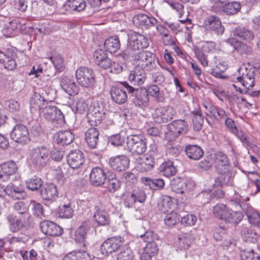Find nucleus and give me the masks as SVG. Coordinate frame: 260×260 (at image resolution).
Here are the masks:
<instances>
[{"mask_svg":"<svg viewBox=\"0 0 260 260\" xmlns=\"http://www.w3.org/2000/svg\"><path fill=\"white\" fill-rule=\"evenodd\" d=\"M149 42L147 38L136 32L128 35L127 39V48L120 56L124 59L129 53H138L137 51L141 49L146 48L148 47Z\"/></svg>","mask_w":260,"mask_h":260,"instance_id":"obj_1","label":"nucleus"},{"mask_svg":"<svg viewBox=\"0 0 260 260\" xmlns=\"http://www.w3.org/2000/svg\"><path fill=\"white\" fill-rule=\"evenodd\" d=\"M128 93L131 95L132 102L135 106L143 108L147 106L149 102L147 89L143 87L136 88L130 85L127 82L121 83Z\"/></svg>","mask_w":260,"mask_h":260,"instance_id":"obj_2","label":"nucleus"},{"mask_svg":"<svg viewBox=\"0 0 260 260\" xmlns=\"http://www.w3.org/2000/svg\"><path fill=\"white\" fill-rule=\"evenodd\" d=\"M126 144L128 151L135 155L143 154L147 150V140L141 135L127 136Z\"/></svg>","mask_w":260,"mask_h":260,"instance_id":"obj_3","label":"nucleus"},{"mask_svg":"<svg viewBox=\"0 0 260 260\" xmlns=\"http://www.w3.org/2000/svg\"><path fill=\"white\" fill-rule=\"evenodd\" d=\"M29 158L32 165L37 169H41L49 160V150L44 146L34 147L30 152Z\"/></svg>","mask_w":260,"mask_h":260,"instance_id":"obj_4","label":"nucleus"},{"mask_svg":"<svg viewBox=\"0 0 260 260\" xmlns=\"http://www.w3.org/2000/svg\"><path fill=\"white\" fill-rule=\"evenodd\" d=\"M189 129V125L185 120H174L168 125V131L165 133V138L169 141H173L178 136L186 134Z\"/></svg>","mask_w":260,"mask_h":260,"instance_id":"obj_5","label":"nucleus"},{"mask_svg":"<svg viewBox=\"0 0 260 260\" xmlns=\"http://www.w3.org/2000/svg\"><path fill=\"white\" fill-rule=\"evenodd\" d=\"M41 114L46 120L55 127H61L65 123L64 115L56 106L48 105L43 108Z\"/></svg>","mask_w":260,"mask_h":260,"instance_id":"obj_6","label":"nucleus"},{"mask_svg":"<svg viewBox=\"0 0 260 260\" xmlns=\"http://www.w3.org/2000/svg\"><path fill=\"white\" fill-rule=\"evenodd\" d=\"M76 77L78 83L83 87H92L95 83L93 71L87 67L78 68L76 72Z\"/></svg>","mask_w":260,"mask_h":260,"instance_id":"obj_7","label":"nucleus"},{"mask_svg":"<svg viewBox=\"0 0 260 260\" xmlns=\"http://www.w3.org/2000/svg\"><path fill=\"white\" fill-rule=\"evenodd\" d=\"M126 58H132L134 60L145 62V68L148 71L154 69L158 62L156 60L155 55L150 51H143L138 53H129Z\"/></svg>","mask_w":260,"mask_h":260,"instance_id":"obj_8","label":"nucleus"},{"mask_svg":"<svg viewBox=\"0 0 260 260\" xmlns=\"http://www.w3.org/2000/svg\"><path fill=\"white\" fill-rule=\"evenodd\" d=\"M124 239L120 236H114L107 239L101 245V253L104 256H109L122 247Z\"/></svg>","mask_w":260,"mask_h":260,"instance_id":"obj_9","label":"nucleus"},{"mask_svg":"<svg viewBox=\"0 0 260 260\" xmlns=\"http://www.w3.org/2000/svg\"><path fill=\"white\" fill-rule=\"evenodd\" d=\"M203 26L207 30L217 36L222 35L225 30L220 18L214 15L209 16L204 20Z\"/></svg>","mask_w":260,"mask_h":260,"instance_id":"obj_10","label":"nucleus"},{"mask_svg":"<svg viewBox=\"0 0 260 260\" xmlns=\"http://www.w3.org/2000/svg\"><path fill=\"white\" fill-rule=\"evenodd\" d=\"M176 114L175 109L172 107H160L155 108L152 116L156 122L162 123L171 120Z\"/></svg>","mask_w":260,"mask_h":260,"instance_id":"obj_11","label":"nucleus"},{"mask_svg":"<svg viewBox=\"0 0 260 260\" xmlns=\"http://www.w3.org/2000/svg\"><path fill=\"white\" fill-rule=\"evenodd\" d=\"M11 138L16 142L22 145L28 143L30 140L26 126L17 124L11 131Z\"/></svg>","mask_w":260,"mask_h":260,"instance_id":"obj_12","label":"nucleus"},{"mask_svg":"<svg viewBox=\"0 0 260 260\" xmlns=\"http://www.w3.org/2000/svg\"><path fill=\"white\" fill-rule=\"evenodd\" d=\"M1 188H3V192L13 200H23L26 197V194L23 188L21 186H16L13 183H10L5 187V185L1 184Z\"/></svg>","mask_w":260,"mask_h":260,"instance_id":"obj_13","label":"nucleus"},{"mask_svg":"<svg viewBox=\"0 0 260 260\" xmlns=\"http://www.w3.org/2000/svg\"><path fill=\"white\" fill-rule=\"evenodd\" d=\"M40 192L41 197L44 200L52 202L58 197L57 186L53 183L43 184L40 189Z\"/></svg>","mask_w":260,"mask_h":260,"instance_id":"obj_14","label":"nucleus"},{"mask_svg":"<svg viewBox=\"0 0 260 260\" xmlns=\"http://www.w3.org/2000/svg\"><path fill=\"white\" fill-rule=\"evenodd\" d=\"M40 226L44 234L50 236H59L63 232L62 229L59 225L49 220H44L41 222Z\"/></svg>","mask_w":260,"mask_h":260,"instance_id":"obj_15","label":"nucleus"},{"mask_svg":"<svg viewBox=\"0 0 260 260\" xmlns=\"http://www.w3.org/2000/svg\"><path fill=\"white\" fill-rule=\"evenodd\" d=\"M85 157L83 153L80 150L71 151L67 155L68 165L73 169L79 168L84 162Z\"/></svg>","mask_w":260,"mask_h":260,"instance_id":"obj_16","label":"nucleus"},{"mask_svg":"<svg viewBox=\"0 0 260 260\" xmlns=\"http://www.w3.org/2000/svg\"><path fill=\"white\" fill-rule=\"evenodd\" d=\"M215 167L218 173L227 172L229 170V161L228 157L221 152L215 153L212 157Z\"/></svg>","mask_w":260,"mask_h":260,"instance_id":"obj_17","label":"nucleus"},{"mask_svg":"<svg viewBox=\"0 0 260 260\" xmlns=\"http://www.w3.org/2000/svg\"><path fill=\"white\" fill-rule=\"evenodd\" d=\"M133 21L137 26L148 28L156 24L157 20L152 15L138 14L133 17Z\"/></svg>","mask_w":260,"mask_h":260,"instance_id":"obj_18","label":"nucleus"},{"mask_svg":"<svg viewBox=\"0 0 260 260\" xmlns=\"http://www.w3.org/2000/svg\"><path fill=\"white\" fill-rule=\"evenodd\" d=\"M109 163L113 170L121 172L129 167V160L126 155H120L111 157Z\"/></svg>","mask_w":260,"mask_h":260,"instance_id":"obj_19","label":"nucleus"},{"mask_svg":"<svg viewBox=\"0 0 260 260\" xmlns=\"http://www.w3.org/2000/svg\"><path fill=\"white\" fill-rule=\"evenodd\" d=\"M107 178L103 169L100 167H95L90 172L89 182L93 186H100L104 184Z\"/></svg>","mask_w":260,"mask_h":260,"instance_id":"obj_20","label":"nucleus"},{"mask_svg":"<svg viewBox=\"0 0 260 260\" xmlns=\"http://www.w3.org/2000/svg\"><path fill=\"white\" fill-rule=\"evenodd\" d=\"M146 79V74L144 70H141L139 68L131 71L128 76V80L131 84L129 85L134 87L143 85Z\"/></svg>","mask_w":260,"mask_h":260,"instance_id":"obj_21","label":"nucleus"},{"mask_svg":"<svg viewBox=\"0 0 260 260\" xmlns=\"http://www.w3.org/2000/svg\"><path fill=\"white\" fill-rule=\"evenodd\" d=\"M7 219L9 223L10 230L13 232H16L25 226L26 221L28 218L10 214L7 216Z\"/></svg>","mask_w":260,"mask_h":260,"instance_id":"obj_22","label":"nucleus"},{"mask_svg":"<svg viewBox=\"0 0 260 260\" xmlns=\"http://www.w3.org/2000/svg\"><path fill=\"white\" fill-rule=\"evenodd\" d=\"M90 226L88 222L83 223L75 231V240L77 243L81 245V247L85 248L87 243L85 239L87 231L89 229Z\"/></svg>","mask_w":260,"mask_h":260,"instance_id":"obj_23","label":"nucleus"},{"mask_svg":"<svg viewBox=\"0 0 260 260\" xmlns=\"http://www.w3.org/2000/svg\"><path fill=\"white\" fill-rule=\"evenodd\" d=\"M226 43L232 46L235 50H236L241 55L250 54L252 52L250 47L237 40L235 38H229L226 41Z\"/></svg>","mask_w":260,"mask_h":260,"instance_id":"obj_24","label":"nucleus"},{"mask_svg":"<svg viewBox=\"0 0 260 260\" xmlns=\"http://www.w3.org/2000/svg\"><path fill=\"white\" fill-rule=\"evenodd\" d=\"M60 86L70 95H76L79 91V87L75 82L67 76L61 77Z\"/></svg>","mask_w":260,"mask_h":260,"instance_id":"obj_25","label":"nucleus"},{"mask_svg":"<svg viewBox=\"0 0 260 260\" xmlns=\"http://www.w3.org/2000/svg\"><path fill=\"white\" fill-rule=\"evenodd\" d=\"M56 143L64 146L70 144L74 139V135L70 131H60L54 135Z\"/></svg>","mask_w":260,"mask_h":260,"instance_id":"obj_26","label":"nucleus"},{"mask_svg":"<svg viewBox=\"0 0 260 260\" xmlns=\"http://www.w3.org/2000/svg\"><path fill=\"white\" fill-rule=\"evenodd\" d=\"M112 100L118 104H122L127 100L126 91L121 87L112 86L110 90Z\"/></svg>","mask_w":260,"mask_h":260,"instance_id":"obj_27","label":"nucleus"},{"mask_svg":"<svg viewBox=\"0 0 260 260\" xmlns=\"http://www.w3.org/2000/svg\"><path fill=\"white\" fill-rule=\"evenodd\" d=\"M99 131L95 128L88 129L85 133V140L88 146L91 149L96 148L99 142Z\"/></svg>","mask_w":260,"mask_h":260,"instance_id":"obj_28","label":"nucleus"},{"mask_svg":"<svg viewBox=\"0 0 260 260\" xmlns=\"http://www.w3.org/2000/svg\"><path fill=\"white\" fill-rule=\"evenodd\" d=\"M17 170L16 165L13 161H9L3 163L1 165V179H3V181H8L10 179V176L14 174Z\"/></svg>","mask_w":260,"mask_h":260,"instance_id":"obj_29","label":"nucleus"},{"mask_svg":"<svg viewBox=\"0 0 260 260\" xmlns=\"http://www.w3.org/2000/svg\"><path fill=\"white\" fill-rule=\"evenodd\" d=\"M185 151L189 158L195 160L200 159L204 155L203 149L197 145H186Z\"/></svg>","mask_w":260,"mask_h":260,"instance_id":"obj_30","label":"nucleus"},{"mask_svg":"<svg viewBox=\"0 0 260 260\" xmlns=\"http://www.w3.org/2000/svg\"><path fill=\"white\" fill-rule=\"evenodd\" d=\"M105 50L110 53H114L120 48V42L117 36H112L107 38L104 44Z\"/></svg>","mask_w":260,"mask_h":260,"instance_id":"obj_31","label":"nucleus"},{"mask_svg":"<svg viewBox=\"0 0 260 260\" xmlns=\"http://www.w3.org/2000/svg\"><path fill=\"white\" fill-rule=\"evenodd\" d=\"M89 253L85 250H74L66 254L62 260H90Z\"/></svg>","mask_w":260,"mask_h":260,"instance_id":"obj_32","label":"nucleus"},{"mask_svg":"<svg viewBox=\"0 0 260 260\" xmlns=\"http://www.w3.org/2000/svg\"><path fill=\"white\" fill-rule=\"evenodd\" d=\"M93 219L100 225H107L110 222V218L108 213L104 209L100 208L96 209Z\"/></svg>","mask_w":260,"mask_h":260,"instance_id":"obj_33","label":"nucleus"},{"mask_svg":"<svg viewBox=\"0 0 260 260\" xmlns=\"http://www.w3.org/2000/svg\"><path fill=\"white\" fill-rule=\"evenodd\" d=\"M141 182L152 190L162 189L165 184L164 180L160 178L151 179L149 177H142Z\"/></svg>","mask_w":260,"mask_h":260,"instance_id":"obj_34","label":"nucleus"},{"mask_svg":"<svg viewBox=\"0 0 260 260\" xmlns=\"http://www.w3.org/2000/svg\"><path fill=\"white\" fill-rule=\"evenodd\" d=\"M173 206L171 198L168 196H161L157 201L158 209L162 213H166L172 209Z\"/></svg>","mask_w":260,"mask_h":260,"instance_id":"obj_35","label":"nucleus"},{"mask_svg":"<svg viewBox=\"0 0 260 260\" xmlns=\"http://www.w3.org/2000/svg\"><path fill=\"white\" fill-rule=\"evenodd\" d=\"M234 36L239 37L240 38L247 42H251L255 37L253 32L244 27H237L233 30Z\"/></svg>","mask_w":260,"mask_h":260,"instance_id":"obj_36","label":"nucleus"},{"mask_svg":"<svg viewBox=\"0 0 260 260\" xmlns=\"http://www.w3.org/2000/svg\"><path fill=\"white\" fill-rule=\"evenodd\" d=\"M242 237L245 241L255 243L260 239V236L254 231L252 230L250 227L243 226L241 231Z\"/></svg>","mask_w":260,"mask_h":260,"instance_id":"obj_37","label":"nucleus"},{"mask_svg":"<svg viewBox=\"0 0 260 260\" xmlns=\"http://www.w3.org/2000/svg\"><path fill=\"white\" fill-rule=\"evenodd\" d=\"M207 48H208L207 45H203L202 48L194 46L193 48L196 57L201 64L204 67L208 66L207 55L205 53V51Z\"/></svg>","mask_w":260,"mask_h":260,"instance_id":"obj_38","label":"nucleus"},{"mask_svg":"<svg viewBox=\"0 0 260 260\" xmlns=\"http://www.w3.org/2000/svg\"><path fill=\"white\" fill-rule=\"evenodd\" d=\"M243 218V213L240 211H234L229 208L223 216V220L228 222L237 224Z\"/></svg>","mask_w":260,"mask_h":260,"instance_id":"obj_39","label":"nucleus"},{"mask_svg":"<svg viewBox=\"0 0 260 260\" xmlns=\"http://www.w3.org/2000/svg\"><path fill=\"white\" fill-rule=\"evenodd\" d=\"M64 6L67 10L81 12L85 9L86 4L84 0H68Z\"/></svg>","mask_w":260,"mask_h":260,"instance_id":"obj_40","label":"nucleus"},{"mask_svg":"<svg viewBox=\"0 0 260 260\" xmlns=\"http://www.w3.org/2000/svg\"><path fill=\"white\" fill-rule=\"evenodd\" d=\"M159 172L167 177H170L175 175L177 170L174 166L173 162L168 161L163 162L159 168Z\"/></svg>","mask_w":260,"mask_h":260,"instance_id":"obj_41","label":"nucleus"},{"mask_svg":"<svg viewBox=\"0 0 260 260\" xmlns=\"http://www.w3.org/2000/svg\"><path fill=\"white\" fill-rule=\"evenodd\" d=\"M143 157L144 159L139 163V167L141 172H148L153 169L155 164V160L157 158L147 154H145Z\"/></svg>","mask_w":260,"mask_h":260,"instance_id":"obj_42","label":"nucleus"},{"mask_svg":"<svg viewBox=\"0 0 260 260\" xmlns=\"http://www.w3.org/2000/svg\"><path fill=\"white\" fill-rule=\"evenodd\" d=\"M171 188L177 193H184L187 191V183L183 179L176 178L171 182Z\"/></svg>","mask_w":260,"mask_h":260,"instance_id":"obj_43","label":"nucleus"},{"mask_svg":"<svg viewBox=\"0 0 260 260\" xmlns=\"http://www.w3.org/2000/svg\"><path fill=\"white\" fill-rule=\"evenodd\" d=\"M116 258L117 260H133L134 253L128 246L124 245L117 252Z\"/></svg>","mask_w":260,"mask_h":260,"instance_id":"obj_44","label":"nucleus"},{"mask_svg":"<svg viewBox=\"0 0 260 260\" xmlns=\"http://www.w3.org/2000/svg\"><path fill=\"white\" fill-rule=\"evenodd\" d=\"M249 222L254 225L260 226V213L250 207L245 212Z\"/></svg>","mask_w":260,"mask_h":260,"instance_id":"obj_45","label":"nucleus"},{"mask_svg":"<svg viewBox=\"0 0 260 260\" xmlns=\"http://www.w3.org/2000/svg\"><path fill=\"white\" fill-rule=\"evenodd\" d=\"M197 221V217L186 212L180 213V222L185 226L193 225Z\"/></svg>","mask_w":260,"mask_h":260,"instance_id":"obj_46","label":"nucleus"},{"mask_svg":"<svg viewBox=\"0 0 260 260\" xmlns=\"http://www.w3.org/2000/svg\"><path fill=\"white\" fill-rule=\"evenodd\" d=\"M191 243L192 237L188 233L182 234L178 237V245L180 249H187Z\"/></svg>","mask_w":260,"mask_h":260,"instance_id":"obj_47","label":"nucleus"},{"mask_svg":"<svg viewBox=\"0 0 260 260\" xmlns=\"http://www.w3.org/2000/svg\"><path fill=\"white\" fill-rule=\"evenodd\" d=\"M26 185L28 189L32 191H35L41 188L43 184L40 178L34 176L26 181Z\"/></svg>","mask_w":260,"mask_h":260,"instance_id":"obj_48","label":"nucleus"},{"mask_svg":"<svg viewBox=\"0 0 260 260\" xmlns=\"http://www.w3.org/2000/svg\"><path fill=\"white\" fill-rule=\"evenodd\" d=\"M219 176L215 180V185L219 186L228 184L232 177V173L228 170L227 172L218 173Z\"/></svg>","mask_w":260,"mask_h":260,"instance_id":"obj_49","label":"nucleus"},{"mask_svg":"<svg viewBox=\"0 0 260 260\" xmlns=\"http://www.w3.org/2000/svg\"><path fill=\"white\" fill-rule=\"evenodd\" d=\"M241 260H259V255L252 249L247 248L241 250L240 253Z\"/></svg>","mask_w":260,"mask_h":260,"instance_id":"obj_50","label":"nucleus"},{"mask_svg":"<svg viewBox=\"0 0 260 260\" xmlns=\"http://www.w3.org/2000/svg\"><path fill=\"white\" fill-rule=\"evenodd\" d=\"M241 9V5L237 2H233L225 4L223 7V11L227 15H234L238 13Z\"/></svg>","mask_w":260,"mask_h":260,"instance_id":"obj_51","label":"nucleus"},{"mask_svg":"<svg viewBox=\"0 0 260 260\" xmlns=\"http://www.w3.org/2000/svg\"><path fill=\"white\" fill-rule=\"evenodd\" d=\"M1 62L3 63L5 68L8 70H13L16 66L15 59L2 51H1Z\"/></svg>","mask_w":260,"mask_h":260,"instance_id":"obj_52","label":"nucleus"},{"mask_svg":"<svg viewBox=\"0 0 260 260\" xmlns=\"http://www.w3.org/2000/svg\"><path fill=\"white\" fill-rule=\"evenodd\" d=\"M88 115L89 119V122L91 125L97 126L99 125L106 118V113H105L93 114V112H89Z\"/></svg>","mask_w":260,"mask_h":260,"instance_id":"obj_53","label":"nucleus"},{"mask_svg":"<svg viewBox=\"0 0 260 260\" xmlns=\"http://www.w3.org/2000/svg\"><path fill=\"white\" fill-rule=\"evenodd\" d=\"M14 209L18 212L19 214L18 216L22 217L29 218V215L28 213V209L26 207V204L23 202H18L16 203L14 206Z\"/></svg>","mask_w":260,"mask_h":260,"instance_id":"obj_54","label":"nucleus"},{"mask_svg":"<svg viewBox=\"0 0 260 260\" xmlns=\"http://www.w3.org/2000/svg\"><path fill=\"white\" fill-rule=\"evenodd\" d=\"M74 214V210L71 206V204L63 205L59 207L58 210V215L60 217L70 218H71Z\"/></svg>","mask_w":260,"mask_h":260,"instance_id":"obj_55","label":"nucleus"},{"mask_svg":"<svg viewBox=\"0 0 260 260\" xmlns=\"http://www.w3.org/2000/svg\"><path fill=\"white\" fill-rule=\"evenodd\" d=\"M17 28L16 22L14 20H9L5 22L3 28V35L6 37H11L13 31Z\"/></svg>","mask_w":260,"mask_h":260,"instance_id":"obj_56","label":"nucleus"},{"mask_svg":"<svg viewBox=\"0 0 260 260\" xmlns=\"http://www.w3.org/2000/svg\"><path fill=\"white\" fill-rule=\"evenodd\" d=\"M203 123V118L200 112L196 111L193 112L192 123L193 128L196 131H199L201 129Z\"/></svg>","mask_w":260,"mask_h":260,"instance_id":"obj_57","label":"nucleus"},{"mask_svg":"<svg viewBox=\"0 0 260 260\" xmlns=\"http://www.w3.org/2000/svg\"><path fill=\"white\" fill-rule=\"evenodd\" d=\"M165 224L168 226H173L180 221V213L172 212L167 214L164 219Z\"/></svg>","mask_w":260,"mask_h":260,"instance_id":"obj_58","label":"nucleus"},{"mask_svg":"<svg viewBox=\"0 0 260 260\" xmlns=\"http://www.w3.org/2000/svg\"><path fill=\"white\" fill-rule=\"evenodd\" d=\"M229 209L225 205L223 204H218L215 206L213 208V213L216 217L223 220V216Z\"/></svg>","mask_w":260,"mask_h":260,"instance_id":"obj_59","label":"nucleus"},{"mask_svg":"<svg viewBox=\"0 0 260 260\" xmlns=\"http://www.w3.org/2000/svg\"><path fill=\"white\" fill-rule=\"evenodd\" d=\"M243 199L242 196L238 194H236L231 199V202L235 206H239L243 211L245 212L246 210L248 209L250 206H249L245 202H243Z\"/></svg>","mask_w":260,"mask_h":260,"instance_id":"obj_60","label":"nucleus"},{"mask_svg":"<svg viewBox=\"0 0 260 260\" xmlns=\"http://www.w3.org/2000/svg\"><path fill=\"white\" fill-rule=\"evenodd\" d=\"M237 79L245 88H249L254 85V80L252 75L246 74L245 76L238 77Z\"/></svg>","mask_w":260,"mask_h":260,"instance_id":"obj_61","label":"nucleus"},{"mask_svg":"<svg viewBox=\"0 0 260 260\" xmlns=\"http://www.w3.org/2000/svg\"><path fill=\"white\" fill-rule=\"evenodd\" d=\"M51 60L54 66L55 69L58 72H62L65 69L63 59L60 55H56L51 57Z\"/></svg>","mask_w":260,"mask_h":260,"instance_id":"obj_62","label":"nucleus"},{"mask_svg":"<svg viewBox=\"0 0 260 260\" xmlns=\"http://www.w3.org/2000/svg\"><path fill=\"white\" fill-rule=\"evenodd\" d=\"M234 133L237 137L240 140L241 142L244 146L249 147H252L253 144L249 140V138L246 134L243 133L242 131H239L238 129H234Z\"/></svg>","mask_w":260,"mask_h":260,"instance_id":"obj_63","label":"nucleus"},{"mask_svg":"<svg viewBox=\"0 0 260 260\" xmlns=\"http://www.w3.org/2000/svg\"><path fill=\"white\" fill-rule=\"evenodd\" d=\"M41 96L39 94L34 95L30 102V108L31 112L37 111L40 109L42 101L41 100Z\"/></svg>","mask_w":260,"mask_h":260,"instance_id":"obj_64","label":"nucleus"}]
</instances>
